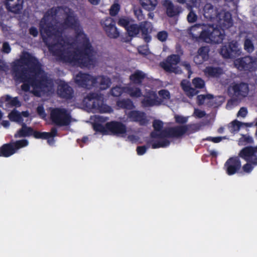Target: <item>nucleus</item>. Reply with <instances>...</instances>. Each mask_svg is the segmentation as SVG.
<instances>
[{
  "instance_id": "obj_13",
  "label": "nucleus",
  "mask_w": 257,
  "mask_h": 257,
  "mask_svg": "<svg viewBox=\"0 0 257 257\" xmlns=\"http://www.w3.org/2000/svg\"><path fill=\"white\" fill-rule=\"evenodd\" d=\"M115 24V21L111 17H106L101 21V25L104 31L110 38L116 39L119 36V32Z\"/></svg>"
},
{
  "instance_id": "obj_7",
  "label": "nucleus",
  "mask_w": 257,
  "mask_h": 257,
  "mask_svg": "<svg viewBox=\"0 0 257 257\" xmlns=\"http://www.w3.org/2000/svg\"><path fill=\"white\" fill-rule=\"evenodd\" d=\"M85 99L92 102L91 108L94 112L102 113L112 111V108L104 103L103 97L100 93L90 92L86 96Z\"/></svg>"
},
{
  "instance_id": "obj_5",
  "label": "nucleus",
  "mask_w": 257,
  "mask_h": 257,
  "mask_svg": "<svg viewBox=\"0 0 257 257\" xmlns=\"http://www.w3.org/2000/svg\"><path fill=\"white\" fill-rule=\"evenodd\" d=\"M202 26L199 38L207 43L219 44L222 42L225 37L224 30L221 27H214L213 25L196 24L189 29L191 33L196 29Z\"/></svg>"
},
{
  "instance_id": "obj_41",
  "label": "nucleus",
  "mask_w": 257,
  "mask_h": 257,
  "mask_svg": "<svg viewBox=\"0 0 257 257\" xmlns=\"http://www.w3.org/2000/svg\"><path fill=\"white\" fill-rule=\"evenodd\" d=\"M243 124L247 126H250L251 124L248 123H242L236 119L234 120L231 123V130L232 132H238L240 130L241 126Z\"/></svg>"
},
{
  "instance_id": "obj_22",
  "label": "nucleus",
  "mask_w": 257,
  "mask_h": 257,
  "mask_svg": "<svg viewBox=\"0 0 257 257\" xmlns=\"http://www.w3.org/2000/svg\"><path fill=\"white\" fill-rule=\"evenodd\" d=\"M127 116L131 121L139 122L141 125L147 124L148 121L145 112L140 110H131L127 113Z\"/></svg>"
},
{
  "instance_id": "obj_25",
  "label": "nucleus",
  "mask_w": 257,
  "mask_h": 257,
  "mask_svg": "<svg viewBox=\"0 0 257 257\" xmlns=\"http://www.w3.org/2000/svg\"><path fill=\"white\" fill-rule=\"evenodd\" d=\"M24 0H6V7L8 11L19 14L23 8Z\"/></svg>"
},
{
  "instance_id": "obj_60",
  "label": "nucleus",
  "mask_w": 257,
  "mask_h": 257,
  "mask_svg": "<svg viewBox=\"0 0 257 257\" xmlns=\"http://www.w3.org/2000/svg\"><path fill=\"white\" fill-rule=\"evenodd\" d=\"M10 104L13 106H20L21 105V103L17 97L12 98Z\"/></svg>"
},
{
  "instance_id": "obj_2",
  "label": "nucleus",
  "mask_w": 257,
  "mask_h": 257,
  "mask_svg": "<svg viewBox=\"0 0 257 257\" xmlns=\"http://www.w3.org/2000/svg\"><path fill=\"white\" fill-rule=\"evenodd\" d=\"M22 64L26 67L31 80L33 93L40 96V92L54 85L52 79L49 78L42 68L39 60L29 52H25L20 58Z\"/></svg>"
},
{
  "instance_id": "obj_24",
  "label": "nucleus",
  "mask_w": 257,
  "mask_h": 257,
  "mask_svg": "<svg viewBox=\"0 0 257 257\" xmlns=\"http://www.w3.org/2000/svg\"><path fill=\"white\" fill-rule=\"evenodd\" d=\"M203 16L205 19L210 21L215 22L217 18L219 12L217 8L210 3L205 5L203 9Z\"/></svg>"
},
{
  "instance_id": "obj_19",
  "label": "nucleus",
  "mask_w": 257,
  "mask_h": 257,
  "mask_svg": "<svg viewBox=\"0 0 257 257\" xmlns=\"http://www.w3.org/2000/svg\"><path fill=\"white\" fill-rule=\"evenodd\" d=\"M57 93L59 97L66 100L71 99L74 96L73 88L64 81H61L58 84Z\"/></svg>"
},
{
  "instance_id": "obj_64",
  "label": "nucleus",
  "mask_w": 257,
  "mask_h": 257,
  "mask_svg": "<svg viewBox=\"0 0 257 257\" xmlns=\"http://www.w3.org/2000/svg\"><path fill=\"white\" fill-rule=\"evenodd\" d=\"M29 34L34 37H37L38 35L37 29L35 27H31L29 29Z\"/></svg>"
},
{
  "instance_id": "obj_20",
  "label": "nucleus",
  "mask_w": 257,
  "mask_h": 257,
  "mask_svg": "<svg viewBox=\"0 0 257 257\" xmlns=\"http://www.w3.org/2000/svg\"><path fill=\"white\" fill-rule=\"evenodd\" d=\"M215 22H216L219 27L224 30L228 29L233 25V20L230 13L222 11L220 12Z\"/></svg>"
},
{
  "instance_id": "obj_10",
  "label": "nucleus",
  "mask_w": 257,
  "mask_h": 257,
  "mask_svg": "<svg viewBox=\"0 0 257 257\" xmlns=\"http://www.w3.org/2000/svg\"><path fill=\"white\" fill-rule=\"evenodd\" d=\"M28 141L26 139L5 144L0 147V157H9L19 149L28 146Z\"/></svg>"
},
{
  "instance_id": "obj_3",
  "label": "nucleus",
  "mask_w": 257,
  "mask_h": 257,
  "mask_svg": "<svg viewBox=\"0 0 257 257\" xmlns=\"http://www.w3.org/2000/svg\"><path fill=\"white\" fill-rule=\"evenodd\" d=\"M197 131L195 124L178 125L164 129L161 133L152 132L150 137L152 139H159L160 140H151L148 142V145H151L152 149L166 148L170 144V142L166 139L182 138L185 135H189Z\"/></svg>"
},
{
  "instance_id": "obj_46",
  "label": "nucleus",
  "mask_w": 257,
  "mask_h": 257,
  "mask_svg": "<svg viewBox=\"0 0 257 257\" xmlns=\"http://www.w3.org/2000/svg\"><path fill=\"white\" fill-rule=\"evenodd\" d=\"M51 24H48L44 27H42V26H41V27H40L41 33L42 34V33H44L46 35V36L48 37H49V38L52 37V33H51L52 30H51Z\"/></svg>"
},
{
  "instance_id": "obj_14",
  "label": "nucleus",
  "mask_w": 257,
  "mask_h": 257,
  "mask_svg": "<svg viewBox=\"0 0 257 257\" xmlns=\"http://www.w3.org/2000/svg\"><path fill=\"white\" fill-rule=\"evenodd\" d=\"M239 154L237 156L230 157L225 162L224 169L226 174L229 176L234 175L238 173L241 168V163Z\"/></svg>"
},
{
  "instance_id": "obj_26",
  "label": "nucleus",
  "mask_w": 257,
  "mask_h": 257,
  "mask_svg": "<svg viewBox=\"0 0 257 257\" xmlns=\"http://www.w3.org/2000/svg\"><path fill=\"white\" fill-rule=\"evenodd\" d=\"M204 74L208 78H218L224 73L223 69L219 66H208L203 70Z\"/></svg>"
},
{
  "instance_id": "obj_55",
  "label": "nucleus",
  "mask_w": 257,
  "mask_h": 257,
  "mask_svg": "<svg viewBox=\"0 0 257 257\" xmlns=\"http://www.w3.org/2000/svg\"><path fill=\"white\" fill-rule=\"evenodd\" d=\"M47 133L48 134L47 136L48 142H49L50 141L49 139L54 138L57 136V129L56 127H52L51 129L50 132H47Z\"/></svg>"
},
{
  "instance_id": "obj_32",
  "label": "nucleus",
  "mask_w": 257,
  "mask_h": 257,
  "mask_svg": "<svg viewBox=\"0 0 257 257\" xmlns=\"http://www.w3.org/2000/svg\"><path fill=\"white\" fill-rule=\"evenodd\" d=\"M21 125L22 126L21 128L14 135V137L18 138L32 136V133H33V128L28 126L25 122H23Z\"/></svg>"
},
{
  "instance_id": "obj_42",
  "label": "nucleus",
  "mask_w": 257,
  "mask_h": 257,
  "mask_svg": "<svg viewBox=\"0 0 257 257\" xmlns=\"http://www.w3.org/2000/svg\"><path fill=\"white\" fill-rule=\"evenodd\" d=\"M209 49L206 47H201L198 50L197 54L204 60L207 61L209 58Z\"/></svg>"
},
{
  "instance_id": "obj_61",
  "label": "nucleus",
  "mask_w": 257,
  "mask_h": 257,
  "mask_svg": "<svg viewBox=\"0 0 257 257\" xmlns=\"http://www.w3.org/2000/svg\"><path fill=\"white\" fill-rule=\"evenodd\" d=\"M194 62L197 65H200L203 64L205 61L201 57V56H199V54H197L194 57Z\"/></svg>"
},
{
  "instance_id": "obj_4",
  "label": "nucleus",
  "mask_w": 257,
  "mask_h": 257,
  "mask_svg": "<svg viewBox=\"0 0 257 257\" xmlns=\"http://www.w3.org/2000/svg\"><path fill=\"white\" fill-rule=\"evenodd\" d=\"M74 82L78 86L87 89L99 86L101 90H105L111 84V80L108 77L103 75L93 76L81 71L75 75Z\"/></svg>"
},
{
  "instance_id": "obj_50",
  "label": "nucleus",
  "mask_w": 257,
  "mask_h": 257,
  "mask_svg": "<svg viewBox=\"0 0 257 257\" xmlns=\"http://www.w3.org/2000/svg\"><path fill=\"white\" fill-rule=\"evenodd\" d=\"M48 135L47 132H40L33 130L32 136L36 139H47Z\"/></svg>"
},
{
  "instance_id": "obj_51",
  "label": "nucleus",
  "mask_w": 257,
  "mask_h": 257,
  "mask_svg": "<svg viewBox=\"0 0 257 257\" xmlns=\"http://www.w3.org/2000/svg\"><path fill=\"white\" fill-rule=\"evenodd\" d=\"M159 96L161 97V98L164 100V99H169L170 98V93L168 90L162 89L158 92Z\"/></svg>"
},
{
  "instance_id": "obj_48",
  "label": "nucleus",
  "mask_w": 257,
  "mask_h": 257,
  "mask_svg": "<svg viewBox=\"0 0 257 257\" xmlns=\"http://www.w3.org/2000/svg\"><path fill=\"white\" fill-rule=\"evenodd\" d=\"M123 92L122 88L119 86H115L112 87L110 90V94L115 97L120 96Z\"/></svg>"
},
{
  "instance_id": "obj_12",
  "label": "nucleus",
  "mask_w": 257,
  "mask_h": 257,
  "mask_svg": "<svg viewBox=\"0 0 257 257\" xmlns=\"http://www.w3.org/2000/svg\"><path fill=\"white\" fill-rule=\"evenodd\" d=\"M220 55L226 59H234L241 54L237 41L232 40L227 44L222 46L220 50Z\"/></svg>"
},
{
  "instance_id": "obj_58",
  "label": "nucleus",
  "mask_w": 257,
  "mask_h": 257,
  "mask_svg": "<svg viewBox=\"0 0 257 257\" xmlns=\"http://www.w3.org/2000/svg\"><path fill=\"white\" fill-rule=\"evenodd\" d=\"M2 51L4 53L8 54L11 51V48L8 42H4L3 44Z\"/></svg>"
},
{
  "instance_id": "obj_36",
  "label": "nucleus",
  "mask_w": 257,
  "mask_h": 257,
  "mask_svg": "<svg viewBox=\"0 0 257 257\" xmlns=\"http://www.w3.org/2000/svg\"><path fill=\"white\" fill-rule=\"evenodd\" d=\"M125 30L128 36L135 37L140 33L139 25L132 22Z\"/></svg>"
},
{
  "instance_id": "obj_1",
  "label": "nucleus",
  "mask_w": 257,
  "mask_h": 257,
  "mask_svg": "<svg viewBox=\"0 0 257 257\" xmlns=\"http://www.w3.org/2000/svg\"><path fill=\"white\" fill-rule=\"evenodd\" d=\"M76 41L82 46L72 51L68 49H55L54 55L65 63L78 65L81 68L94 66L93 49L88 38L80 26L75 30Z\"/></svg>"
},
{
  "instance_id": "obj_57",
  "label": "nucleus",
  "mask_w": 257,
  "mask_h": 257,
  "mask_svg": "<svg viewBox=\"0 0 257 257\" xmlns=\"http://www.w3.org/2000/svg\"><path fill=\"white\" fill-rule=\"evenodd\" d=\"M206 113L204 111L201 110L199 109H195L194 115L198 118H202L205 116Z\"/></svg>"
},
{
  "instance_id": "obj_9",
  "label": "nucleus",
  "mask_w": 257,
  "mask_h": 257,
  "mask_svg": "<svg viewBox=\"0 0 257 257\" xmlns=\"http://www.w3.org/2000/svg\"><path fill=\"white\" fill-rule=\"evenodd\" d=\"M181 61V56L179 54H172L161 62L160 66L166 72L175 74L182 73L181 68L177 65Z\"/></svg>"
},
{
  "instance_id": "obj_49",
  "label": "nucleus",
  "mask_w": 257,
  "mask_h": 257,
  "mask_svg": "<svg viewBox=\"0 0 257 257\" xmlns=\"http://www.w3.org/2000/svg\"><path fill=\"white\" fill-rule=\"evenodd\" d=\"M175 122L177 123L180 124L181 125H185V123L188 121V117H185L182 115L176 114L174 116Z\"/></svg>"
},
{
  "instance_id": "obj_15",
  "label": "nucleus",
  "mask_w": 257,
  "mask_h": 257,
  "mask_svg": "<svg viewBox=\"0 0 257 257\" xmlns=\"http://www.w3.org/2000/svg\"><path fill=\"white\" fill-rule=\"evenodd\" d=\"M52 37L54 36L58 38L57 43L49 46V49L51 51L54 55V51L55 49H62L64 46V40L62 37V34L64 30L61 25L59 26H56L51 24Z\"/></svg>"
},
{
  "instance_id": "obj_28",
  "label": "nucleus",
  "mask_w": 257,
  "mask_h": 257,
  "mask_svg": "<svg viewBox=\"0 0 257 257\" xmlns=\"http://www.w3.org/2000/svg\"><path fill=\"white\" fill-rule=\"evenodd\" d=\"M163 6L166 8V14L170 18L178 15L181 12V8L179 6H175L173 3L169 0H165Z\"/></svg>"
},
{
  "instance_id": "obj_40",
  "label": "nucleus",
  "mask_w": 257,
  "mask_h": 257,
  "mask_svg": "<svg viewBox=\"0 0 257 257\" xmlns=\"http://www.w3.org/2000/svg\"><path fill=\"white\" fill-rule=\"evenodd\" d=\"M93 128L96 132L100 133L103 135H108L106 123L104 126L101 123L95 122L93 124Z\"/></svg>"
},
{
  "instance_id": "obj_52",
  "label": "nucleus",
  "mask_w": 257,
  "mask_h": 257,
  "mask_svg": "<svg viewBox=\"0 0 257 257\" xmlns=\"http://www.w3.org/2000/svg\"><path fill=\"white\" fill-rule=\"evenodd\" d=\"M168 36V33L165 31H160L157 34V38L161 42H165L167 40Z\"/></svg>"
},
{
  "instance_id": "obj_33",
  "label": "nucleus",
  "mask_w": 257,
  "mask_h": 257,
  "mask_svg": "<svg viewBox=\"0 0 257 257\" xmlns=\"http://www.w3.org/2000/svg\"><path fill=\"white\" fill-rule=\"evenodd\" d=\"M116 105L120 108L132 110L135 108L133 102L129 98L122 99L116 101Z\"/></svg>"
},
{
  "instance_id": "obj_27",
  "label": "nucleus",
  "mask_w": 257,
  "mask_h": 257,
  "mask_svg": "<svg viewBox=\"0 0 257 257\" xmlns=\"http://www.w3.org/2000/svg\"><path fill=\"white\" fill-rule=\"evenodd\" d=\"M140 32L142 33V36L146 43L151 41L152 38L150 35L151 31V24L147 21H144L139 24Z\"/></svg>"
},
{
  "instance_id": "obj_39",
  "label": "nucleus",
  "mask_w": 257,
  "mask_h": 257,
  "mask_svg": "<svg viewBox=\"0 0 257 257\" xmlns=\"http://www.w3.org/2000/svg\"><path fill=\"white\" fill-rule=\"evenodd\" d=\"M126 92L132 97L138 98L141 97L142 95L141 89L138 87H127Z\"/></svg>"
},
{
  "instance_id": "obj_37",
  "label": "nucleus",
  "mask_w": 257,
  "mask_h": 257,
  "mask_svg": "<svg viewBox=\"0 0 257 257\" xmlns=\"http://www.w3.org/2000/svg\"><path fill=\"white\" fill-rule=\"evenodd\" d=\"M132 22H135L133 19L126 16H121L119 18L117 23L118 26L126 30Z\"/></svg>"
},
{
  "instance_id": "obj_29",
  "label": "nucleus",
  "mask_w": 257,
  "mask_h": 257,
  "mask_svg": "<svg viewBox=\"0 0 257 257\" xmlns=\"http://www.w3.org/2000/svg\"><path fill=\"white\" fill-rule=\"evenodd\" d=\"M257 146L255 147L249 146L243 148L239 152V156L242 159H247V157L257 158Z\"/></svg>"
},
{
  "instance_id": "obj_59",
  "label": "nucleus",
  "mask_w": 257,
  "mask_h": 257,
  "mask_svg": "<svg viewBox=\"0 0 257 257\" xmlns=\"http://www.w3.org/2000/svg\"><path fill=\"white\" fill-rule=\"evenodd\" d=\"M247 113V110L246 108L244 107H242L240 108L239 111L237 112V116H241L243 117H244Z\"/></svg>"
},
{
  "instance_id": "obj_35",
  "label": "nucleus",
  "mask_w": 257,
  "mask_h": 257,
  "mask_svg": "<svg viewBox=\"0 0 257 257\" xmlns=\"http://www.w3.org/2000/svg\"><path fill=\"white\" fill-rule=\"evenodd\" d=\"M181 85L183 90L189 97H192L196 95L198 92V90L191 86L190 84L188 82H182Z\"/></svg>"
},
{
  "instance_id": "obj_34",
  "label": "nucleus",
  "mask_w": 257,
  "mask_h": 257,
  "mask_svg": "<svg viewBox=\"0 0 257 257\" xmlns=\"http://www.w3.org/2000/svg\"><path fill=\"white\" fill-rule=\"evenodd\" d=\"M142 7L148 11H154L158 4L157 0H140Z\"/></svg>"
},
{
  "instance_id": "obj_43",
  "label": "nucleus",
  "mask_w": 257,
  "mask_h": 257,
  "mask_svg": "<svg viewBox=\"0 0 257 257\" xmlns=\"http://www.w3.org/2000/svg\"><path fill=\"white\" fill-rule=\"evenodd\" d=\"M192 84L196 88L202 89L205 86V81L200 77H196L192 80Z\"/></svg>"
},
{
  "instance_id": "obj_21",
  "label": "nucleus",
  "mask_w": 257,
  "mask_h": 257,
  "mask_svg": "<svg viewBox=\"0 0 257 257\" xmlns=\"http://www.w3.org/2000/svg\"><path fill=\"white\" fill-rule=\"evenodd\" d=\"M108 135H123L126 133V125L120 121H111L106 123Z\"/></svg>"
},
{
  "instance_id": "obj_53",
  "label": "nucleus",
  "mask_w": 257,
  "mask_h": 257,
  "mask_svg": "<svg viewBox=\"0 0 257 257\" xmlns=\"http://www.w3.org/2000/svg\"><path fill=\"white\" fill-rule=\"evenodd\" d=\"M134 14L138 20L141 21L144 19L142 10L140 8H136L134 10Z\"/></svg>"
},
{
  "instance_id": "obj_45",
  "label": "nucleus",
  "mask_w": 257,
  "mask_h": 257,
  "mask_svg": "<svg viewBox=\"0 0 257 257\" xmlns=\"http://www.w3.org/2000/svg\"><path fill=\"white\" fill-rule=\"evenodd\" d=\"M120 9V5L117 3H114L110 7V9L109 10V14L112 17H115L116 16Z\"/></svg>"
},
{
  "instance_id": "obj_17",
  "label": "nucleus",
  "mask_w": 257,
  "mask_h": 257,
  "mask_svg": "<svg viewBox=\"0 0 257 257\" xmlns=\"http://www.w3.org/2000/svg\"><path fill=\"white\" fill-rule=\"evenodd\" d=\"M202 0H177V2L181 4H186L187 8L190 12L187 15V21L189 23L195 22L197 20V15L193 11L192 8H199Z\"/></svg>"
},
{
  "instance_id": "obj_44",
  "label": "nucleus",
  "mask_w": 257,
  "mask_h": 257,
  "mask_svg": "<svg viewBox=\"0 0 257 257\" xmlns=\"http://www.w3.org/2000/svg\"><path fill=\"white\" fill-rule=\"evenodd\" d=\"M153 126L154 128L155 132L157 133H161V132L163 130V122L160 120H155L153 122Z\"/></svg>"
},
{
  "instance_id": "obj_16",
  "label": "nucleus",
  "mask_w": 257,
  "mask_h": 257,
  "mask_svg": "<svg viewBox=\"0 0 257 257\" xmlns=\"http://www.w3.org/2000/svg\"><path fill=\"white\" fill-rule=\"evenodd\" d=\"M230 92H232V96L236 98H241L247 96L249 92L248 84L245 82L232 83L228 88Z\"/></svg>"
},
{
  "instance_id": "obj_8",
  "label": "nucleus",
  "mask_w": 257,
  "mask_h": 257,
  "mask_svg": "<svg viewBox=\"0 0 257 257\" xmlns=\"http://www.w3.org/2000/svg\"><path fill=\"white\" fill-rule=\"evenodd\" d=\"M50 119L57 126H67L71 122V116L66 109L54 108L50 112Z\"/></svg>"
},
{
  "instance_id": "obj_30",
  "label": "nucleus",
  "mask_w": 257,
  "mask_h": 257,
  "mask_svg": "<svg viewBox=\"0 0 257 257\" xmlns=\"http://www.w3.org/2000/svg\"><path fill=\"white\" fill-rule=\"evenodd\" d=\"M246 163L241 168L243 172L246 174H250L253 170L254 168L257 166V158L249 157L247 159H243Z\"/></svg>"
},
{
  "instance_id": "obj_54",
  "label": "nucleus",
  "mask_w": 257,
  "mask_h": 257,
  "mask_svg": "<svg viewBox=\"0 0 257 257\" xmlns=\"http://www.w3.org/2000/svg\"><path fill=\"white\" fill-rule=\"evenodd\" d=\"M223 137H208L206 139H204L205 141H211L214 143H218L220 142Z\"/></svg>"
},
{
  "instance_id": "obj_63",
  "label": "nucleus",
  "mask_w": 257,
  "mask_h": 257,
  "mask_svg": "<svg viewBox=\"0 0 257 257\" xmlns=\"http://www.w3.org/2000/svg\"><path fill=\"white\" fill-rule=\"evenodd\" d=\"M58 10L57 8H52L47 11L46 15H51L52 17L56 16L58 13Z\"/></svg>"
},
{
  "instance_id": "obj_38",
  "label": "nucleus",
  "mask_w": 257,
  "mask_h": 257,
  "mask_svg": "<svg viewBox=\"0 0 257 257\" xmlns=\"http://www.w3.org/2000/svg\"><path fill=\"white\" fill-rule=\"evenodd\" d=\"M9 117L11 121H15L21 124L23 122V118L20 112L17 111H12L9 114Z\"/></svg>"
},
{
  "instance_id": "obj_47",
  "label": "nucleus",
  "mask_w": 257,
  "mask_h": 257,
  "mask_svg": "<svg viewBox=\"0 0 257 257\" xmlns=\"http://www.w3.org/2000/svg\"><path fill=\"white\" fill-rule=\"evenodd\" d=\"M244 49L248 52H252L254 50V46L251 40L249 39L245 40Z\"/></svg>"
},
{
  "instance_id": "obj_11",
  "label": "nucleus",
  "mask_w": 257,
  "mask_h": 257,
  "mask_svg": "<svg viewBox=\"0 0 257 257\" xmlns=\"http://www.w3.org/2000/svg\"><path fill=\"white\" fill-rule=\"evenodd\" d=\"M235 67L239 71L253 72L257 69V61L251 56L236 59L234 61Z\"/></svg>"
},
{
  "instance_id": "obj_6",
  "label": "nucleus",
  "mask_w": 257,
  "mask_h": 257,
  "mask_svg": "<svg viewBox=\"0 0 257 257\" xmlns=\"http://www.w3.org/2000/svg\"><path fill=\"white\" fill-rule=\"evenodd\" d=\"M12 71L15 80L23 83L21 85L22 90L25 92L29 91L30 86H31V81L29 76L27 68L22 64L20 59L13 63Z\"/></svg>"
},
{
  "instance_id": "obj_56",
  "label": "nucleus",
  "mask_w": 257,
  "mask_h": 257,
  "mask_svg": "<svg viewBox=\"0 0 257 257\" xmlns=\"http://www.w3.org/2000/svg\"><path fill=\"white\" fill-rule=\"evenodd\" d=\"M148 148L146 146H138L136 150L137 154L143 155L146 152Z\"/></svg>"
},
{
  "instance_id": "obj_23",
  "label": "nucleus",
  "mask_w": 257,
  "mask_h": 257,
  "mask_svg": "<svg viewBox=\"0 0 257 257\" xmlns=\"http://www.w3.org/2000/svg\"><path fill=\"white\" fill-rule=\"evenodd\" d=\"M61 26L64 30L71 29L74 30L80 26L79 21L76 16L73 13L67 14L64 22L61 24Z\"/></svg>"
},
{
  "instance_id": "obj_62",
  "label": "nucleus",
  "mask_w": 257,
  "mask_h": 257,
  "mask_svg": "<svg viewBox=\"0 0 257 257\" xmlns=\"http://www.w3.org/2000/svg\"><path fill=\"white\" fill-rule=\"evenodd\" d=\"M206 99V98L205 95H198L197 96L198 104L199 105L203 104Z\"/></svg>"
},
{
  "instance_id": "obj_18",
  "label": "nucleus",
  "mask_w": 257,
  "mask_h": 257,
  "mask_svg": "<svg viewBox=\"0 0 257 257\" xmlns=\"http://www.w3.org/2000/svg\"><path fill=\"white\" fill-rule=\"evenodd\" d=\"M163 102V100L160 98L157 94L153 91L148 92L144 96V99L141 101V104L144 107L159 106Z\"/></svg>"
},
{
  "instance_id": "obj_31",
  "label": "nucleus",
  "mask_w": 257,
  "mask_h": 257,
  "mask_svg": "<svg viewBox=\"0 0 257 257\" xmlns=\"http://www.w3.org/2000/svg\"><path fill=\"white\" fill-rule=\"evenodd\" d=\"M146 74L142 71L137 70L130 76L131 81L135 84L141 85Z\"/></svg>"
}]
</instances>
